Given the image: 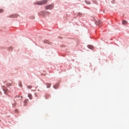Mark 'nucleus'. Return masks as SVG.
Instances as JSON below:
<instances>
[{
	"label": "nucleus",
	"mask_w": 129,
	"mask_h": 129,
	"mask_svg": "<svg viewBox=\"0 0 129 129\" xmlns=\"http://www.w3.org/2000/svg\"><path fill=\"white\" fill-rule=\"evenodd\" d=\"M48 0H41V1H37L35 4H38V5H43L47 3Z\"/></svg>",
	"instance_id": "nucleus-1"
},
{
	"label": "nucleus",
	"mask_w": 129,
	"mask_h": 129,
	"mask_svg": "<svg viewBox=\"0 0 129 129\" xmlns=\"http://www.w3.org/2000/svg\"><path fill=\"white\" fill-rule=\"evenodd\" d=\"M54 5L53 4H51L50 5H48L47 6H45V9H52L53 8Z\"/></svg>",
	"instance_id": "nucleus-2"
},
{
	"label": "nucleus",
	"mask_w": 129,
	"mask_h": 129,
	"mask_svg": "<svg viewBox=\"0 0 129 129\" xmlns=\"http://www.w3.org/2000/svg\"><path fill=\"white\" fill-rule=\"evenodd\" d=\"M4 91H5V94H7L8 92V89L7 88H6V87H5V86H3L2 87Z\"/></svg>",
	"instance_id": "nucleus-3"
},
{
	"label": "nucleus",
	"mask_w": 129,
	"mask_h": 129,
	"mask_svg": "<svg viewBox=\"0 0 129 129\" xmlns=\"http://www.w3.org/2000/svg\"><path fill=\"white\" fill-rule=\"evenodd\" d=\"M29 101L28 99H25V100H24V106H26V105H27V103Z\"/></svg>",
	"instance_id": "nucleus-4"
},
{
	"label": "nucleus",
	"mask_w": 129,
	"mask_h": 129,
	"mask_svg": "<svg viewBox=\"0 0 129 129\" xmlns=\"http://www.w3.org/2000/svg\"><path fill=\"white\" fill-rule=\"evenodd\" d=\"M95 23L97 25H99L100 24H101V20H98V21H96Z\"/></svg>",
	"instance_id": "nucleus-5"
},
{
	"label": "nucleus",
	"mask_w": 129,
	"mask_h": 129,
	"mask_svg": "<svg viewBox=\"0 0 129 129\" xmlns=\"http://www.w3.org/2000/svg\"><path fill=\"white\" fill-rule=\"evenodd\" d=\"M15 99H16V100H19L20 99V96H19V95H16V96H15Z\"/></svg>",
	"instance_id": "nucleus-6"
},
{
	"label": "nucleus",
	"mask_w": 129,
	"mask_h": 129,
	"mask_svg": "<svg viewBox=\"0 0 129 129\" xmlns=\"http://www.w3.org/2000/svg\"><path fill=\"white\" fill-rule=\"evenodd\" d=\"M28 98H29V99H32V94H28Z\"/></svg>",
	"instance_id": "nucleus-7"
},
{
	"label": "nucleus",
	"mask_w": 129,
	"mask_h": 129,
	"mask_svg": "<svg viewBox=\"0 0 129 129\" xmlns=\"http://www.w3.org/2000/svg\"><path fill=\"white\" fill-rule=\"evenodd\" d=\"M127 21L126 20H122V24L125 25L127 24Z\"/></svg>",
	"instance_id": "nucleus-8"
},
{
	"label": "nucleus",
	"mask_w": 129,
	"mask_h": 129,
	"mask_svg": "<svg viewBox=\"0 0 129 129\" xmlns=\"http://www.w3.org/2000/svg\"><path fill=\"white\" fill-rule=\"evenodd\" d=\"M58 87H59L58 84H56V85H55V86H53V88H54V89H57Z\"/></svg>",
	"instance_id": "nucleus-9"
},
{
	"label": "nucleus",
	"mask_w": 129,
	"mask_h": 129,
	"mask_svg": "<svg viewBox=\"0 0 129 129\" xmlns=\"http://www.w3.org/2000/svg\"><path fill=\"white\" fill-rule=\"evenodd\" d=\"M88 47H89V48H91V49H92L93 48H94L93 45H88Z\"/></svg>",
	"instance_id": "nucleus-10"
},
{
	"label": "nucleus",
	"mask_w": 129,
	"mask_h": 129,
	"mask_svg": "<svg viewBox=\"0 0 129 129\" xmlns=\"http://www.w3.org/2000/svg\"><path fill=\"white\" fill-rule=\"evenodd\" d=\"M46 86H47V88H50L51 86V84H49V83H47Z\"/></svg>",
	"instance_id": "nucleus-11"
},
{
	"label": "nucleus",
	"mask_w": 129,
	"mask_h": 129,
	"mask_svg": "<svg viewBox=\"0 0 129 129\" xmlns=\"http://www.w3.org/2000/svg\"><path fill=\"white\" fill-rule=\"evenodd\" d=\"M7 85L8 87L12 86V83H7Z\"/></svg>",
	"instance_id": "nucleus-12"
},
{
	"label": "nucleus",
	"mask_w": 129,
	"mask_h": 129,
	"mask_svg": "<svg viewBox=\"0 0 129 129\" xmlns=\"http://www.w3.org/2000/svg\"><path fill=\"white\" fill-rule=\"evenodd\" d=\"M44 42L45 43H49V41L48 40H44Z\"/></svg>",
	"instance_id": "nucleus-13"
},
{
	"label": "nucleus",
	"mask_w": 129,
	"mask_h": 129,
	"mask_svg": "<svg viewBox=\"0 0 129 129\" xmlns=\"http://www.w3.org/2000/svg\"><path fill=\"white\" fill-rule=\"evenodd\" d=\"M32 87V86H27V88H28V89H31Z\"/></svg>",
	"instance_id": "nucleus-14"
},
{
	"label": "nucleus",
	"mask_w": 129,
	"mask_h": 129,
	"mask_svg": "<svg viewBox=\"0 0 129 129\" xmlns=\"http://www.w3.org/2000/svg\"><path fill=\"white\" fill-rule=\"evenodd\" d=\"M4 12V10L3 9H0V13Z\"/></svg>",
	"instance_id": "nucleus-15"
},
{
	"label": "nucleus",
	"mask_w": 129,
	"mask_h": 129,
	"mask_svg": "<svg viewBox=\"0 0 129 129\" xmlns=\"http://www.w3.org/2000/svg\"><path fill=\"white\" fill-rule=\"evenodd\" d=\"M16 102H15L14 105H16Z\"/></svg>",
	"instance_id": "nucleus-16"
},
{
	"label": "nucleus",
	"mask_w": 129,
	"mask_h": 129,
	"mask_svg": "<svg viewBox=\"0 0 129 129\" xmlns=\"http://www.w3.org/2000/svg\"><path fill=\"white\" fill-rule=\"evenodd\" d=\"M13 17H16V15H13Z\"/></svg>",
	"instance_id": "nucleus-17"
},
{
	"label": "nucleus",
	"mask_w": 129,
	"mask_h": 129,
	"mask_svg": "<svg viewBox=\"0 0 129 129\" xmlns=\"http://www.w3.org/2000/svg\"><path fill=\"white\" fill-rule=\"evenodd\" d=\"M20 86L21 87L22 86V85H21V84H20Z\"/></svg>",
	"instance_id": "nucleus-18"
},
{
	"label": "nucleus",
	"mask_w": 129,
	"mask_h": 129,
	"mask_svg": "<svg viewBox=\"0 0 129 129\" xmlns=\"http://www.w3.org/2000/svg\"><path fill=\"white\" fill-rule=\"evenodd\" d=\"M22 97H21V99H22Z\"/></svg>",
	"instance_id": "nucleus-19"
}]
</instances>
